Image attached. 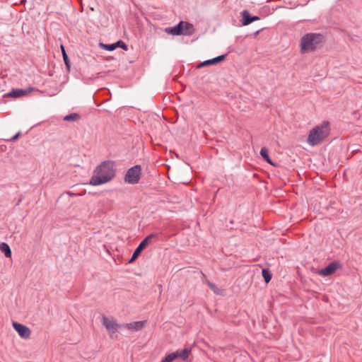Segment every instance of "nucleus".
Here are the masks:
<instances>
[{"mask_svg":"<svg viewBox=\"0 0 362 362\" xmlns=\"http://www.w3.org/2000/svg\"><path fill=\"white\" fill-rule=\"evenodd\" d=\"M114 176V163L109 160L104 161L94 170V174L90 180V184L93 186L105 184L111 180Z\"/></svg>","mask_w":362,"mask_h":362,"instance_id":"1","label":"nucleus"},{"mask_svg":"<svg viewBox=\"0 0 362 362\" xmlns=\"http://www.w3.org/2000/svg\"><path fill=\"white\" fill-rule=\"evenodd\" d=\"M330 124L328 121H323L316 125L309 132L307 143L311 146H315L322 143L329 135Z\"/></svg>","mask_w":362,"mask_h":362,"instance_id":"2","label":"nucleus"},{"mask_svg":"<svg viewBox=\"0 0 362 362\" xmlns=\"http://www.w3.org/2000/svg\"><path fill=\"white\" fill-rule=\"evenodd\" d=\"M191 353V349L190 348H185L182 350H177L175 352H173V355L175 356L174 357V359H180L181 361H186Z\"/></svg>","mask_w":362,"mask_h":362,"instance_id":"9","label":"nucleus"},{"mask_svg":"<svg viewBox=\"0 0 362 362\" xmlns=\"http://www.w3.org/2000/svg\"><path fill=\"white\" fill-rule=\"evenodd\" d=\"M141 168L139 165H136L130 168L124 176V182L128 184H137L141 178Z\"/></svg>","mask_w":362,"mask_h":362,"instance_id":"4","label":"nucleus"},{"mask_svg":"<svg viewBox=\"0 0 362 362\" xmlns=\"http://www.w3.org/2000/svg\"><path fill=\"white\" fill-rule=\"evenodd\" d=\"M158 236L157 234L151 233L146 237L139 245V246L134 250L132 258L129 260V263L134 262L139 255L141 252L146 247V245L151 242V240Z\"/></svg>","mask_w":362,"mask_h":362,"instance_id":"5","label":"nucleus"},{"mask_svg":"<svg viewBox=\"0 0 362 362\" xmlns=\"http://www.w3.org/2000/svg\"><path fill=\"white\" fill-rule=\"evenodd\" d=\"M182 23H179L174 27L166 28L165 31L168 34H170L172 35H182Z\"/></svg>","mask_w":362,"mask_h":362,"instance_id":"11","label":"nucleus"},{"mask_svg":"<svg viewBox=\"0 0 362 362\" xmlns=\"http://www.w3.org/2000/svg\"><path fill=\"white\" fill-rule=\"evenodd\" d=\"M100 47H103L104 49L107 51H113L116 49V45L115 43L113 44H100Z\"/></svg>","mask_w":362,"mask_h":362,"instance_id":"19","label":"nucleus"},{"mask_svg":"<svg viewBox=\"0 0 362 362\" xmlns=\"http://www.w3.org/2000/svg\"><path fill=\"white\" fill-rule=\"evenodd\" d=\"M102 323L103 325L110 332V337L112 338L117 329L122 326L117 324L113 318L107 317H103Z\"/></svg>","mask_w":362,"mask_h":362,"instance_id":"6","label":"nucleus"},{"mask_svg":"<svg viewBox=\"0 0 362 362\" xmlns=\"http://www.w3.org/2000/svg\"><path fill=\"white\" fill-rule=\"evenodd\" d=\"M19 134H20V132L17 133L16 135H14V136L11 139V141H14V140L17 139V138L19 136Z\"/></svg>","mask_w":362,"mask_h":362,"instance_id":"25","label":"nucleus"},{"mask_svg":"<svg viewBox=\"0 0 362 362\" xmlns=\"http://www.w3.org/2000/svg\"><path fill=\"white\" fill-rule=\"evenodd\" d=\"M224 59H225V55H220L214 59H208L204 62H202L201 64H199L197 66V67L200 68V67L205 66L213 65V64H215L216 63H218V62L223 61Z\"/></svg>","mask_w":362,"mask_h":362,"instance_id":"10","label":"nucleus"},{"mask_svg":"<svg viewBox=\"0 0 362 362\" xmlns=\"http://www.w3.org/2000/svg\"><path fill=\"white\" fill-rule=\"evenodd\" d=\"M146 324V321H136L125 325V327L129 329L134 331H139L142 329Z\"/></svg>","mask_w":362,"mask_h":362,"instance_id":"12","label":"nucleus"},{"mask_svg":"<svg viewBox=\"0 0 362 362\" xmlns=\"http://www.w3.org/2000/svg\"><path fill=\"white\" fill-rule=\"evenodd\" d=\"M61 47H62V54H63V59H64V62H65V64H66L67 66H69V59H68V57H67V55H66V52H65V50H64V47L62 45V46H61Z\"/></svg>","mask_w":362,"mask_h":362,"instance_id":"23","label":"nucleus"},{"mask_svg":"<svg viewBox=\"0 0 362 362\" xmlns=\"http://www.w3.org/2000/svg\"><path fill=\"white\" fill-rule=\"evenodd\" d=\"M262 276L267 283L269 282L272 279V274L267 269H262Z\"/></svg>","mask_w":362,"mask_h":362,"instance_id":"20","label":"nucleus"},{"mask_svg":"<svg viewBox=\"0 0 362 362\" xmlns=\"http://www.w3.org/2000/svg\"><path fill=\"white\" fill-rule=\"evenodd\" d=\"M33 90L32 88H29L28 92ZM28 93V90L23 89H13L9 93L8 95L12 97H21L25 95Z\"/></svg>","mask_w":362,"mask_h":362,"instance_id":"14","label":"nucleus"},{"mask_svg":"<svg viewBox=\"0 0 362 362\" xmlns=\"http://www.w3.org/2000/svg\"><path fill=\"white\" fill-rule=\"evenodd\" d=\"M80 118H81V117L78 114L72 113V114L66 115L64 117V120L68 121V122H74V121L78 120Z\"/></svg>","mask_w":362,"mask_h":362,"instance_id":"18","label":"nucleus"},{"mask_svg":"<svg viewBox=\"0 0 362 362\" xmlns=\"http://www.w3.org/2000/svg\"><path fill=\"white\" fill-rule=\"evenodd\" d=\"M175 356L173 355L172 353L168 354L160 362H173L175 359Z\"/></svg>","mask_w":362,"mask_h":362,"instance_id":"21","label":"nucleus"},{"mask_svg":"<svg viewBox=\"0 0 362 362\" xmlns=\"http://www.w3.org/2000/svg\"><path fill=\"white\" fill-rule=\"evenodd\" d=\"M0 250L4 254L6 257H11V250L9 245L6 243L0 244Z\"/></svg>","mask_w":362,"mask_h":362,"instance_id":"16","label":"nucleus"},{"mask_svg":"<svg viewBox=\"0 0 362 362\" xmlns=\"http://www.w3.org/2000/svg\"><path fill=\"white\" fill-rule=\"evenodd\" d=\"M180 23H182V35L188 36L192 35L194 32L192 24L184 21H180Z\"/></svg>","mask_w":362,"mask_h":362,"instance_id":"13","label":"nucleus"},{"mask_svg":"<svg viewBox=\"0 0 362 362\" xmlns=\"http://www.w3.org/2000/svg\"><path fill=\"white\" fill-rule=\"evenodd\" d=\"M339 268V263L337 262H332L325 268L320 269L318 272V274L322 276H328L333 273Z\"/></svg>","mask_w":362,"mask_h":362,"instance_id":"8","label":"nucleus"},{"mask_svg":"<svg viewBox=\"0 0 362 362\" xmlns=\"http://www.w3.org/2000/svg\"><path fill=\"white\" fill-rule=\"evenodd\" d=\"M252 22L255 21H257L259 19V18L257 16H252Z\"/></svg>","mask_w":362,"mask_h":362,"instance_id":"26","label":"nucleus"},{"mask_svg":"<svg viewBox=\"0 0 362 362\" xmlns=\"http://www.w3.org/2000/svg\"><path fill=\"white\" fill-rule=\"evenodd\" d=\"M260 155L269 164L274 165L271 158L269 156L268 150L266 147H262L260 150Z\"/></svg>","mask_w":362,"mask_h":362,"instance_id":"17","label":"nucleus"},{"mask_svg":"<svg viewBox=\"0 0 362 362\" xmlns=\"http://www.w3.org/2000/svg\"><path fill=\"white\" fill-rule=\"evenodd\" d=\"M322 41V36L317 33H307L301 39L300 52L305 54L315 51L320 47Z\"/></svg>","mask_w":362,"mask_h":362,"instance_id":"3","label":"nucleus"},{"mask_svg":"<svg viewBox=\"0 0 362 362\" xmlns=\"http://www.w3.org/2000/svg\"><path fill=\"white\" fill-rule=\"evenodd\" d=\"M116 48L117 47H121L122 49L124 50H127V45L122 40H119L117 42H115Z\"/></svg>","mask_w":362,"mask_h":362,"instance_id":"22","label":"nucleus"},{"mask_svg":"<svg viewBox=\"0 0 362 362\" xmlns=\"http://www.w3.org/2000/svg\"><path fill=\"white\" fill-rule=\"evenodd\" d=\"M242 23L243 25H249L252 22V16H250V13L247 10H244L242 12Z\"/></svg>","mask_w":362,"mask_h":362,"instance_id":"15","label":"nucleus"},{"mask_svg":"<svg viewBox=\"0 0 362 362\" xmlns=\"http://www.w3.org/2000/svg\"><path fill=\"white\" fill-rule=\"evenodd\" d=\"M13 327L18 332L21 339H28L30 338L31 331L27 326L16 322H13Z\"/></svg>","mask_w":362,"mask_h":362,"instance_id":"7","label":"nucleus"},{"mask_svg":"<svg viewBox=\"0 0 362 362\" xmlns=\"http://www.w3.org/2000/svg\"><path fill=\"white\" fill-rule=\"evenodd\" d=\"M208 285L209 286V287L211 288V290L214 293H218V288H217V286L214 284H213V283H211L210 281H208Z\"/></svg>","mask_w":362,"mask_h":362,"instance_id":"24","label":"nucleus"}]
</instances>
